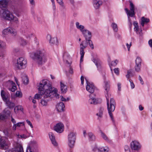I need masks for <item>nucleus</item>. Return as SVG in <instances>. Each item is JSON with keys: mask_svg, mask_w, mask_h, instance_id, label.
Wrapping results in <instances>:
<instances>
[{"mask_svg": "<svg viewBox=\"0 0 152 152\" xmlns=\"http://www.w3.org/2000/svg\"><path fill=\"white\" fill-rule=\"evenodd\" d=\"M7 143L6 141L2 138H0V147L2 149H5L7 148Z\"/></svg>", "mask_w": 152, "mask_h": 152, "instance_id": "obj_12", "label": "nucleus"}, {"mask_svg": "<svg viewBox=\"0 0 152 152\" xmlns=\"http://www.w3.org/2000/svg\"><path fill=\"white\" fill-rule=\"evenodd\" d=\"M139 108L140 110H142L143 109V107H142L141 105H140L139 106Z\"/></svg>", "mask_w": 152, "mask_h": 152, "instance_id": "obj_64", "label": "nucleus"}, {"mask_svg": "<svg viewBox=\"0 0 152 152\" xmlns=\"http://www.w3.org/2000/svg\"><path fill=\"white\" fill-rule=\"evenodd\" d=\"M69 72L70 73L72 74L73 73V69L71 67L70 68V69H69Z\"/></svg>", "mask_w": 152, "mask_h": 152, "instance_id": "obj_61", "label": "nucleus"}, {"mask_svg": "<svg viewBox=\"0 0 152 152\" xmlns=\"http://www.w3.org/2000/svg\"><path fill=\"white\" fill-rule=\"evenodd\" d=\"M131 147L132 150H138L140 148V143L136 141H132L131 144Z\"/></svg>", "mask_w": 152, "mask_h": 152, "instance_id": "obj_11", "label": "nucleus"}, {"mask_svg": "<svg viewBox=\"0 0 152 152\" xmlns=\"http://www.w3.org/2000/svg\"><path fill=\"white\" fill-rule=\"evenodd\" d=\"M141 67V65L136 64L134 68L136 71L139 72L140 70Z\"/></svg>", "mask_w": 152, "mask_h": 152, "instance_id": "obj_32", "label": "nucleus"}, {"mask_svg": "<svg viewBox=\"0 0 152 152\" xmlns=\"http://www.w3.org/2000/svg\"><path fill=\"white\" fill-rule=\"evenodd\" d=\"M125 152H130V149L127 145H126L124 147Z\"/></svg>", "mask_w": 152, "mask_h": 152, "instance_id": "obj_44", "label": "nucleus"}, {"mask_svg": "<svg viewBox=\"0 0 152 152\" xmlns=\"http://www.w3.org/2000/svg\"><path fill=\"white\" fill-rule=\"evenodd\" d=\"M76 25L77 28L80 29L83 33V32L84 31H86L87 32H89V33H91L90 32L87 30H83L84 28V26L81 25H79V23L78 22H76Z\"/></svg>", "mask_w": 152, "mask_h": 152, "instance_id": "obj_20", "label": "nucleus"}, {"mask_svg": "<svg viewBox=\"0 0 152 152\" xmlns=\"http://www.w3.org/2000/svg\"><path fill=\"white\" fill-rule=\"evenodd\" d=\"M112 26L115 32H117L118 30L117 25L114 23H113L112 24Z\"/></svg>", "mask_w": 152, "mask_h": 152, "instance_id": "obj_35", "label": "nucleus"}, {"mask_svg": "<svg viewBox=\"0 0 152 152\" xmlns=\"http://www.w3.org/2000/svg\"><path fill=\"white\" fill-rule=\"evenodd\" d=\"M129 81L130 83L131 86L132 88L133 89V88H134L135 87V86L134 83L133 82L132 80L131 79L129 80Z\"/></svg>", "mask_w": 152, "mask_h": 152, "instance_id": "obj_48", "label": "nucleus"}, {"mask_svg": "<svg viewBox=\"0 0 152 152\" xmlns=\"http://www.w3.org/2000/svg\"><path fill=\"white\" fill-rule=\"evenodd\" d=\"M1 96L2 97L3 100L5 102L7 101L8 100L7 96L6 95L4 90H2L1 92Z\"/></svg>", "mask_w": 152, "mask_h": 152, "instance_id": "obj_24", "label": "nucleus"}, {"mask_svg": "<svg viewBox=\"0 0 152 152\" xmlns=\"http://www.w3.org/2000/svg\"><path fill=\"white\" fill-rule=\"evenodd\" d=\"M22 94L21 92L19 91H17L16 93V96L17 97H21L22 96Z\"/></svg>", "mask_w": 152, "mask_h": 152, "instance_id": "obj_39", "label": "nucleus"}, {"mask_svg": "<svg viewBox=\"0 0 152 152\" xmlns=\"http://www.w3.org/2000/svg\"><path fill=\"white\" fill-rule=\"evenodd\" d=\"M23 83L25 84H27L28 82V77L27 76H25L23 77Z\"/></svg>", "mask_w": 152, "mask_h": 152, "instance_id": "obj_34", "label": "nucleus"}, {"mask_svg": "<svg viewBox=\"0 0 152 152\" xmlns=\"http://www.w3.org/2000/svg\"><path fill=\"white\" fill-rule=\"evenodd\" d=\"M134 29L135 31H137L139 30L138 26L135 27Z\"/></svg>", "mask_w": 152, "mask_h": 152, "instance_id": "obj_63", "label": "nucleus"}, {"mask_svg": "<svg viewBox=\"0 0 152 152\" xmlns=\"http://www.w3.org/2000/svg\"><path fill=\"white\" fill-rule=\"evenodd\" d=\"M21 124H23V125H24L23 122H19L18 123H17V124H14V126H15V130L16 127V126H20V125Z\"/></svg>", "mask_w": 152, "mask_h": 152, "instance_id": "obj_43", "label": "nucleus"}, {"mask_svg": "<svg viewBox=\"0 0 152 152\" xmlns=\"http://www.w3.org/2000/svg\"><path fill=\"white\" fill-rule=\"evenodd\" d=\"M101 134L102 137L104 140L106 141L108 140V137L104 133L102 132Z\"/></svg>", "mask_w": 152, "mask_h": 152, "instance_id": "obj_38", "label": "nucleus"}, {"mask_svg": "<svg viewBox=\"0 0 152 152\" xmlns=\"http://www.w3.org/2000/svg\"><path fill=\"white\" fill-rule=\"evenodd\" d=\"M126 45L127 47L128 51H129L130 50V48L132 45V43L130 42L129 45L128 43H127L126 44Z\"/></svg>", "mask_w": 152, "mask_h": 152, "instance_id": "obj_54", "label": "nucleus"}, {"mask_svg": "<svg viewBox=\"0 0 152 152\" xmlns=\"http://www.w3.org/2000/svg\"><path fill=\"white\" fill-rule=\"evenodd\" d=\"M93 150L94 151H96L98 150V152H107L108 151L104 148H97V147L95 148Z\"/></svg>", "mask_w": 152, "mask_h": 152, "instance_id": "obj_25", "label": "nucleus"}, {"mask_svg": "<svg viewBox=\"0 0 152 152\" xmlns=\"http://www.w3.org/2000/svg\"><path fill=\"white\" fill-rule=\"evenodd\" d=\"M16 152H23L22 146L20 145H18L15 148Z\"/></svg>", "mask_w": 152, "mask_h": 152, "instance_id": "obj_27", "label": "nucleus"}, {"mask_svg": "<svg viewBox=\"0 0 152 152\" xmlns=\"http://www.w3.org/2000/svg\"><path fill=\"white\" fill-rule=\"evenodd\" d=\"M11 121L12 122L14 123V124H15L16 123V121L15 120V119L12 117H11Z\"/></svg>", "mask_w": 152, "mask_h": 152, "instance_id": "obj_60", "label": "nucleus"}, {"mask_svg": "<svg viewBox=\"0 0 152 152\" xmlns=\"http://www.w3.org/2000/svg\"><path fill=\"white\" fill-rule=\"evenodd\" d=\"M102 1H94V6L96 9H98L99 7L102 4Z\"/></svg>", "mask_w": 152, "mask_h": 152, "instance_id": "obj_22", "label": "nucleus"}, {"mask_svg": "<svg viewBox=\"0 0 152 152\" xmlns=\"http://www.w3.org/2000/svg\"><path fill=\"white\" fill-rule=\"evenodd\" d=\"M94 62L97 68L101 67L100 62L99 60L94 59Z\"/></svg>", "mask_w": 152, "mask_h": 152, "instance_id": "obj_28", "label": "nucleus"}, {"mask_svg": "<svg viewBox=\"0 0 152 152\" xmlns=\"http://www.w3.org/2000/svg\"><path fill=\"white\" fill-rule=\"evenodd\" d=\"M80 53L81 55L80 61V62H81L83 61V59L84 56L85 52H80Z\"/></svg>", "mask_w": 152, "mask_h": 152, "instance_id": "obj_42", "label": "nucleus"}, {"mask_svg": "<svg viewBox=\"0 0 152 152\" xmlns=\"http://www.w3.org/2000/svg\"><path fill=\"white\" fill-rule=\"evenodd\" d=\"M26 152H32L31 148L30 147H28L27 149Z\"/></svg>", "mask_w": 152, "mask_h": 152, "instance_id": "obj_56", "label": "nucleus"}, {"mask_svg": "<svg viewBox=\"0 0 152 152\" xmlns=\"http://www.w3.org/2000/svg\"><path fill=\"white\" fill-rule=\"evenodd\" d=\"M41 103L43 106H46L47 104V102L45 100L41 99Z\"/></svg>", "mask_w": 152, "mask_h": 152, "instance_id": "obj_40", "label": "nucleus"}, {"mask_svg": "<svg viewBox=\"0 0 152 152\" xmlns=\"http://www.w3.org/2000/svg\"><path fill=\"white\" fill-rule=\"evenodd\" d=\"M60 97H61V100L62 101H65V102H66V101H68L69 99V98H67V99H66L64 98L62 96H60Z\"/></svg>", "mask_w": 152, "mask_h": 152, "instance_id": "obj_45", "label": "nucleus"}, {"mask_svg": "<svg viewBox=\"0 0 152 152\" xmlns=\"http://www.w3.org/2000/svg\"><path fill=\"white\" fill-rule=\"evenodd\" d=\"M60 83L61 92L62 93H65L67 90L66 86L61 82Z\"/></svg>", "mask_w": 152, "mask_h": 152, "instance_id": "obj_19", "label": "nucleus"}, {"mask_svg": "<svg viewBox=\"0 0 152 152\" xmlns=\"http://www.w3.org/2000/svg\"><path fill=\"white\" fill-rule=\"evenodd\" d=\"M7 4L6 0H0V8L1 9L5 8L7 6Z\"/></svg>", "mask_w": 152, "mask_h": 152, "instance_id": "obj_21", "label": "nucleus"}, {"mask_svg": "<svg viewBox=\"0 0 152 152\" xmlns=\"http://www.w3.org/2000/svg\"><path fill=\"white\" fill-rule=\"evenodd\" d=\"M0 17L1 19L13 21L16 23L18 22V18L6 9H2L0 10Z\"/></svg>", "mask_w": 152, "mask_h": 152, "instance_id": "obj_4", "label": "nucleus"}, {"mask_svg": "<svg viewBox=\"0 0 152 152\" xmlns=\"http://www.w3.org/2000/svg\"><path fill=\"white\" fill-rule=\"evenodd\" d=\"M148 44L152 48V39H150L148 41Z\"/></svg>", "mask_w": 152, "mask_h": 152, "instance_id": "obj_57", "label": "nucleus"}, {"mask_svg": "<svg viewBox=\"0 0 152 152\" xmlns=\"http://www.w3.org/2000/svg\"><path fill=\"white\" fill-rule=\"evenodd\" d=\"M30 3L32 5H34V0H29Z\"/></svg>", "mask_w": 152, "mask_h": 152, "instance_id": "obj_62", "label": "nucleus"}, {"mask_svg": "<svg viewBox=\"0 0 152 152\" xmlns=\"http://www.w3.org/2000/svg\"><path fill=\"white\" fill-rule=\"evenodd\" d=\"M38 86L39 93L40 94H36L34 97V99H39L41 98L42 94L44 95V99H48V101L54 97L59 98V95L57 94L56 90L53 89L51 84L48 81L42 80Z\"/></svg>", "mask_w": 152, "mask_h": 152, "instance_id": "obj_1", "label": "nucleus"}, {"mask_svg": "<svg viewBox=\"0 0 152 152\" xmlns=\"http://www.w3.org/2000/svg\"><path fill=\"white\" fill-rule=\"evenodd\" d=\"M49 135L52 143L55 146H57V144L55 140V137L54 134L52 132H50L49 134Z\"/></svg>", "mask_w": 152, "mask_h": 152, "instance_id": "obj_16", "label": "nucleus"}, {"mask_svg": "<svg viewBox=\"0 0 152 152\" xmlns=\"http://www.w3.org/2000/svg\"><path fill=\"white\" fill-rule=\"evenodd\" d=\"M26 122H27V123L30 126H31V128H33V126L32 124L31 123V122L29 120H27Z\"/></svg>", "mask_w": 152, "mask_h": 152, "instance_id": "obj_50", "label": "nucleus"}, {"mask_svg": "<svg viewBox=\"0 0 152 152\" xmlns=\"http://www.w3.org/2000/svg\"><path fill=\"white\" fill-rule=\"evenodd\" d=\"M6 106L10 109H12L15 106V104L10 100H8L5 102Z\"/></svg>", "mask_w": 152, "mask_h": 152, "instance_id": "obj_18", "label": "nucleus"}, {"mask_svg": "<svg viewBox=\"0 0 152 152\" xmlns=\"http://www.w3.org/2000/svg\"><path fill=\"white\" fill-rule=\"evenodd\" d=\"M81 83L82 84H83L84 82V77L83 76H82L81 77Z\"/></svg>", "mask_w": 152, "mask_h": 152, "instance_id": "obj_58", "label": "nucleus"}, {"mask_svg": "<svg viewBox=\"0 0 152 152\" xmlns=\"http://www.w3.org/2000/svg\"><path fill=\"white\" fill-rule=\"evenodd\" d=\"M89 97L90 98L89 99V102H90V104H96V99H95L94 98L92 97L91 95H89Z\"/></svg>", "mask_w": 152, "mask_h": 152, "instance_id": "obj_29", "label": "nucleus"}, {"mask_svg": "<svg viewBox=\"0 0 152 152\" xmlns=\"http://www.w3.org/2000/svg\"><path fill=\"white\" fill-rule=\"evenodd\" d=\"M34 59L39 65L42 64L47 61L44 53L40 50L37 51L34 53Z\"/></svg>", "mask_w": 152, "mask_h": 152, "instance_id": "obj_5", "label": "nucleus"}, {"mask_svg": "<svg viewBox=\"0 0 152 152\" xmlns=\"http://www.w3.org/2000/svg\"><path fill=\"white\" fill-rule=\"evenodd\" d=\"M118 62V61L117 60H116L114 61H112L111 62V65L113 66H115L117 64Z\"/></svg>", "mask_w": 152, "mask_h": 152, "instance_id": "obj_47", "label": "nucleus"}, {"mask_svg": "<svg viewBox=\"0 0 152 152\" xmlns=\"http://www.w3.org/2000/svg\"><path fill=\"white\" fill-rule=\"evenodd\" d=\"M57 2L61 6H63V3L62 1V0H56Z\"/></svg>", "mask_w": 152, "mask_h": 152, "instance_id": "obj_51", "label": "nucleus"}, {"mask_svg": "<svg viewBox=\"0 0 152 152\" xmlns=\"http://www.w3.org/2000/svg\"><path fill=\"white\" fill-rule=\"evenodd\" d=\"M20 44L22 45H25L26 44V41L23 39H20Z\"/></svg>", "mask_w": 152, "mask_h": 152, "instance_id": "obj_36", "label": "nucleus"}, {"mask_svg": "<svg viewBox=\"0 0 152 152\" xmlns=\"http://www.w3.org/2000/svg\"><path fill=\"white\" fill-rule=\"evenodd\" d=\"M6 44L2 41H0V48H4L6 46Z\"/></svg>", "mask_w": 152, "mask_h": 152, "instance_id": "obj_37", "label": "nucleus"}, {"mask_svg": "<svg viewBox=\"0 0 152 152\" xmlns=\"http://www.w3.org/2000/svg\"><path fill=\"white\" fill-rule=\"evenodd\" d=\"M129 2L130 3V10H129L127 8H125V10L128 15L131 17H132L135 15L134 6L133 3L131 1H129Z\"/></svg>", "mask_w": 152, "mask_h": 152, "instance_id": "obj_9", "label": "nucleus"}, {"mask_svg": "<svg viewBox=\"0 0 152 152\" xmlns=\"http://www.w3.org/2000/svg\"><path fill=\"white\" fill-rule=\"evenodd\" d=\"M142 60L140 57H137L135 60L136 64L141 65Z\"/></svg>", "mask_w": 152, "mask_h": 152, "instance_id": "obj_31", "label": "nucleus"}, {"mask_svg": "<svg viewBox=\"0 0 152 152\" xmlns=\"http://www.w3.org/2000/svg\"><path fill=\"white\" fill-rule=\"evenodd\" d=\"M16 89V87L14 86H13L12 88H9V90L12 92H14Z\"/></svg>", "mask_w": 152, "mask_h": 152, "instance_id": "obj_41", "label": "nucleus"}, {"mask_svg": "<svg viewBox=\"0 0 152 152\" xmlns=\"http://www.w3.org/2000/svg\"><path fill=\"white\" fill-rule=\"evenodd\" d=\"M104 88L105 90L107 92V95L106 96V97L107 101V108L108 113L112 121L113 122H114L113 117L112 113L115 110V100L113 98H111L109 104V96L108 94V91L110 90V86L107 82H105V83Z\"/></svg>", "mask_w": 152, "mask_h": 152, "instance_id": "obj_2", "label": "nucleus"}, {"mask_svg": "<svg viewBox=\"0 0 152 152\" xmlns=\"http://www.w3.org/2000/svg\"><path fill=\"white\" fill-rule=\"evenodd\" d=\"M3 33L5 35L10 34L13 36H15L17 34L16 30L13 28L10 27H9L4 29L3 31Z\"/></svg>", "mask_w": 152, "mask_h": 152, "instance_id": "obj_8", "label": "nucleus"}, {"mask_svg": "<svg viewBox=\"0 0 152 152\" xmlns=\"http://www.w3.org/2000/svg\"><path fill=\"white\" fill-rule=\"evenodd\" d=\"M6 118V115H0V121L1 120H4Z\"/></svg>", "mask_w": 152, "mask_h": 152, "instance_id": "obj_49", "label": "nucleus"}, {"mask_svg": "<svg viewBox=\"0 0 152 152\" xmlns=\"http://www.w3.org/2000/svg\"><path fill=\"white\" fill-rule=\"evenodd\" d=\"M118 90L119 91H120L121 90V84L120 83H118Z\"/></svg>", "mask_w": 152, "mask_h": 152, "instance_id": "obj_59", "label": "nucleus"}, {"mask_svg": "<svg viewBox=\"0 0 152 152\" xmlns=\"http://www.w3.org/2000/svg\"><path fill=\"white\" fill-rule=\"evenodd\" d=\"M103 110L104 108L100 107L99 109V112L96 114V115L98 116V118H102V117Z\"/></svg>", "mask_w": 152, "mask_h": 152, "instance_id": "obj_26", "label": "nucleus"}, {"mask_svg": "<svg viewBox=\"0 0 152 152\" xmlns=\"http://www.w3.org/2000/svg\"><path fill=\"white\" fill-rule=\"evenodd\" d=\"M86 83H87V85L86 86L87 91L91 93H93L94 91V85L90 84L87 80H86Z\"/></svg>", "mask_w": 152, "mask_h": 152, "instance_id": "obj_13", "label": "nucleus"}, {"mask_svg": "<svg viewBox=\"0 0 152 152\" xmlns=\"http://www.w3.org/2000/svg\"><path fill=\"white\" fill-rule=\"evenodd\" d=\"M115 73L117 75H118L119 73V70L118 68H115L114 69Z\"/></svg>", "mask_w": 152, "mask_h": 152, "instance_id": "obj_53", "label": "nucleus"}, {"mask_svg": "<svg viewBox=\"0 0 152 152\" xmlns=\"http://www.w3.org/2000/svg\"><path fill=\"white\" fill-rule=\"evenodd\" d=\"M64 107L65 106L64 104L62 102H60L58 103L56 106V109L58 112L63 111Z\"/></svg>", "mask_w": 152, "mask_h": 152, "instance_id": "obj_14", "label": "nucleus"}, {"mask_svg": "<svg viewBox=\"0 0 152 152\" xmlns=\"http://www.w3.org/2000/svg\"><path fill=\"white\" fill-rule=\"evenodd\" d=\"M3 132L6 136L9 137H11L12 136V131L10 129H5L3 131Z\"/></svg>", "mask_w": 152, "mask_h": 152, "instance_id": "obj_17", "label": "nucleus"}, {"mask_svg": "<svg viewBox=\"0 0 152 152\" xmlns=\"http://www.w3.org/2000/svg\"><path fill=\"white\" fill-rule=\"evenodd\" d=\"M21 107L20 106V105L18 106H17L16 107H17V109H16V108H15L14 109V111L15 112H16V110H17L18 111L19 110H20Z\"/></svg>", "mask_w": 152, "mask_h": 152, "instance_id": "obj_52", "label": "nucleus"}, {"mask_svg": "<svg viewBox=\"0 0 152 152\" xmlns=\"http://www.w3.org/2000/svg\"><path fill=\"white\" fill-rule=\"evenodd\" d=\"M141 25L142 26H144V25L145 23H148L149 22V19L148 18L142 17L141 18Z\"/></svg>", "mask_w": 152, "mask_h": 152, "instance_id": "obj_23", "label": "nucleus"}, {"mask_svg": "<svg viewBox=\"0 0 152 152\" xmlns=\"http://www.w3.org/2000/svg\"><path fill=\"white\" fill-rule=\"evenodd\" d=\"M47 39L48 40L49 43L51 44H56L57 42V40L56 38H51V36L50 34H48L47 36Z\"/></svg>", "mask_w": 152, "mask_h": 152, "instance_id": "obj_15", "label": "nucleus"}, {"mask_svg": "<svg viewBox=\"0 0 152 152\" xmlns=\"http://www.w3.org/2000/svg\"><path fill=\"white\" fill-rule=\"evenodd\" d=\"M26 60L23 57L18 58L16 64L17 68L20 69H24L26 66Z\"/></svg>", "mask_w": 152, "mask_h": 152, "instance_id": "obj_6", "label": "nucleus"}, {"mask_svg": "<svg viewBox=\"0 0 152 152\" xmlns=\"http://www.w3.org/2000/svg\"><path fill=\"white\" fill-rule=\"evenodd\" d=\"M139 79L142 85H143L144 83L142 79L140 76H139Z\"/></svg>", "mask_w": 152, "mask_h": 152, "instance_id": "obj_55", "label": "nucleus"}, {"mask_svg": "<svg viewBox=\"0 0 152 152\" xmlns=\"http://www.w3.org/2000/svg\"><path fill=\"white\" fill-rule=\"evenodd\" d=\"M4 112L5 113L8 115H10V111L6 109L4 110Z\"/></svg>", "mask_w": 152, "mask_h": 152, "instance_id": "obj_46", "label": "nucleus"}, {"mask_svg": "<svg viewBox=\"0 0 152 152\" xmlns=\"http://www.w3.org/2000/svg\"><path fill=\"white\" fill-rule=\"evenodd\" d=\"M133 75L132 72L131 70H129L127 71V73L126 76L128 79H129L131 76H133Z\"/></svg>", "mask_w": 152, "mask_h": 152, "instance_id": "obj_33", "label": "nucleus"}, {"mask_svg": "<svg viewBox=\"0 0 152 152\" xmlns=\"http://www.w3.org/2000/svg\"><path fill=\"white\" fill-rule=\"evenodd\" d=\"M88 135L89 138V139L91 140H95V137L92 133H88Z\"/></svg>", "mask_w": 152, "mask_h": 152, "instance_id": "obj_30", "label": "nucleus"}, {"mask_svg": "<svg viewBox=\"0 0 152 152\" xmlns=\"http://www.w3.org/2000/svg\"><path fill=\"white\" fill-rule=\"evenodd\" d=\"M83 34L85 38V40L82 42L80 45V52H84V49L86 48L89 44L92 49H94V46L92 41L90 39L91 37V33L86 31L83 32Z\"/></svg>", "mask_w": 152, "mask_h": 152, "instance_id": "obj_3", "label": "nucleus"}, {"mask_svg": "<svg viewBox=\"0 0 152 152\" xmlns=\"http://www.w3.org/2000/svg\"><path fill=\"white\" fill-rule=\"evenodd\" d=\"M76 139V134L71 132L69 134L68 136V144L69 147L72 148L75 145V143Z\"/></svg>", "mask_w": 152, "mask_h": 152, "instance_id": "obj_7", "label": "nucleus"}, {"mask_svg": "<svg viewBox=\"0 0 152 152\" xmlns=\"http://www.w3.org/2000/svg\"><path fill=\"white\" fill-rule=\"evenodd\" d=\"M64 125L61 123H59L57 124L54 127V129L57 132L61 133L64 130Z\"/></svg>", "mask_w": 152, "mask_h": 152, "instance_id": "obj_10", "label": "nucleus"}]
</instances>
